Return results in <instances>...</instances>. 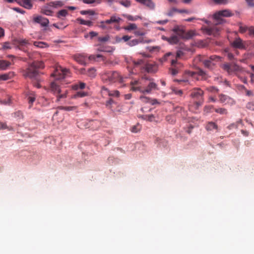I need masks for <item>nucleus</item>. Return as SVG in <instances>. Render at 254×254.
Segmentation results:
<instances>
[{
    "label": "nucleus",
    "mask_w": 254,
    "mask_h": 254,
    "mask_svg": "<svg viewBox=\"0 0 254 254\" xmlns=\"http://www.w3.org/2000/svg\"><path fill=\"white\" fill-rule=\"evenodd\" d=\"M69 74V69L63 68L61 66L57 68L55 72L52 74V75L55 77V81L51 82L50 90L56 96L61 92V89L58 84V81L65 78L66 76H68Z\"/></svg>",
    "instance_id": "f257e3e1"
},
{
    "label": "nucleus",
    "mask_w": 254,
    "mask_h": 254,
    "mask_svg": "<svg viewBox=\"0 0 254 254\" xmlns=\"http://www.w3.org/2000/svg\"><path fill=\"white\" fill-rule=\"evenodd\" d=\"M44 63L42 61H34L23 71V75L32 79L38 80V69L44 68Z\"/></svg>",
    "instance_id": "f03ea898"
},
{
    "label": "nucleus",
    "mask_w": 254,
    "mask_h": 254,
    "mask_svg": "<svg viewBox=\"0 0 254 254\" xmlns=\"http://www.w3.org/2000/svg\"><path fill=\"white\" fill-rule=\"evenodd\" d=\"M204 92L199 88H194L190 90V96L194 101L193 106L195 109H197L204 102Z\"/></svg>",
    "instance_id": "7ed1b4c3"
},
{
    "label": "nucleus",
    "mask_w": 254,
    "mask_h": 254,
    "mask_svg": "<svg viewBox=\"0 0 254 254\" xmlns=\"http://www.w3.org/2000/svg\"><path fill=\"white\" fill-rule=\"evenodd\" d=\"M102 80L104 82L114 83L123 82V77L120 73L117 71H106L102 75Z\"/></svg>",
    "instance_id": "20e7f679"
},
{
    "label": "nucleus",
    "mask_w": 254,
    "mask_h": 254,
    "mask_svg": "<svg viewBox=\"0 0 254 254\" xmlns=\"http://www.w3.org/2000/svg\"><path fill=\"white\" fill-rule=\"evenodd\" d=\"M173 31L176 33L177 36H178L182 39H189L193 36V32L192 31L186 32L184 29L178 26L175 27L173 29Z\"/></svg>",
    "instance_id": "39448f33"
},
{
    "label": "nucleus",
    "mask_w": 254,
    "mask_h": 254,
    "mask_svg": "<svg viewBox=\"0 0 254 254\" xmlns=\"http://www.w3.org/2000/svg\"><path fill=\"white\" fill-rule=\"evenodd\" d=\"M233 15L232 13L228 9L220 10L213 14V18L217 21V24H220L223 22L224 20L221 17H230Z\"/></svg>",
    "instance_id": "423d86ee"
},
{
    "label": "nucleus",
    "mask_w": 254,
    "mask_h": 254,
    "mask_svg": "<svg viewBox=\"0 0 254 254\" xmlns=\"http://www.w3.org/2000/svg\"><path fill=\"white\" fill-rule=\"evenodd\" d=\"M222 68L226 71L228 74L234 73L241 69L240 67L234 63H226L223 64Z\"/></svg>",
    "instance_id": "0eeeda50"
},
{
    "label": "nucleus",
    "mask_w": 254,
    "mask_h": 254,
    "mask_svg": "<svg viewBox=\"0 0 254 254\" xmlns=\"http://www.w3.org/2000/svg\"><path fill=\"white\" fill-rule=\"evenodd\" d=\"M187 74L190 77H191L192 78H195L197 79V78L196 77L197 75H199L202 77V78L203 79H206L208 76L207 74V73L203 71V70L201 69H198V71L196 72H193V71H188L187 72Z\"/></svg>",
    "instance_id": "6e6552de"
},
{
    "label": "nucleus",
    "mask_w": 254,
    "mask_h": 254,
    "mask_svg": "<svg viewBox=\"0 0 254 254\" xmlns=\"http://www.w3.org/2000/svg\"><path fill=\"white\" fill-rule=\"evenodd\" d=\"M33 21L40 24L42 27H46L49 23V19L46 17L38 15L33 18Z\"/></svg>",
    "instance_id": "1a4fd4ad"
},
{
    "label": "nucleus",
    "mask_w": 254,
    "mask_h": 254,
    "mask_svg": "<svg viewBox=\"0 0 254 254\" xmlns=\"http://www.w3.org/2000/svg\"><path fill=\"white\" fill-rule=\"evenodd\" d=\"M74 59L78 63L81 65H86V59L87 58V55L85 53L78 54L75 55L73 57Z\"/></svg>",
    "instance_id": "9d476101"
},
{
    "label": "nucleus",
    "mask_w": 254,
    "mask_h": 254,
    "mask_svg": "<svg viewBox=\"0 0 254 254\" xmlns=\"http://www.w3.org/2000/svg\"><path fill=\"white\" fill-rule=\"evenodd\" d=\"M233 47L239 49H245L246 48V44L240 38H236L232 43Z\"/></svg>",
    "instance_id": "9b49d317"
},
{
    "label": "nucleus",
    "mask_w": 254,
    "mask_h": 254,
    "mask_svg": "<svg viewBox=\"0 0 254 254\" xmlns=\"http://www.w3.org/2000/svg\"><path fill=\"white\" fill-rule=\"evenodd\" d=\"M206 33L209 35H213L214 37H217L219 35L220 28L216 26L213 27H209L205 28Z\"/></svg>",
    "instance_id": "f8f14e48"
},
{
    "label": "nucleus",
    "mask_w": 254,
    "mask_h": 254,
    "mask_svg": "<svg viewBox=\"0 0 254 254\" xmlns=\"http://www.w3.org/2000/svg\"><path fill=\"white\" fill-rule=\"evenodd\" d=\"M101 92L102 94L108 95L109 96L119 97L120 92L118 90L110 91L108 89L103 86L102 87Z\"/></svg>",
    "instance_id": "ddd939ff"
},
{
    "label": "nucleus",
    "mask_w": 254,
    "mask_h": 254,
    "mask_svg": "<svg viewBox=\"0 0 254 254\" xmlns=\"http://www.w3.org/2000/svg\"><path fill=\"white\" fill-rule=\"evenodd\" d=\"M171 64L173 67L171 69V74L173 75H176L179 72V69L182 66L180 63L177 62L176 61L172 60Z\"/></svg>",
    "instance_id": "4468645a"
},
{
    "label": "nucleus",
    "mask_w": 254,
    "mask_h": 254,
    "mask_svg": "<svg viewBox=\"0 0 254 254\" xmlns=\"http://www.w3.org/2000/svg\"><path fill=\"white\" fill-rule=\"evenodd\" d=\"M140 99L141 100L142 102L144 103H149L152 105H154L159 103L156 99H151L149 97H145L144 96H141L140 97Z\"/></svg>",
    "instance_id": "2eb2a0df"
},
{
    "label": "nucleus",
    "mask_w": 254,
    "mask_h": 254,
    "mask_svg": "<svg viewBox=\"0 0 254 254\" xmlns=\"http://www.w3.org/2000/svg\"><path fill=\"white\" fill-rule=\"evenodd\" d=\"M219 100L221 103H228L230 102L232 104L234 103V101L229 96L224 95V94H220L219 95Z\"/></svg>",
    "instance_id": "dca6fc26"
},
{
    "label": "nucleus",
    "mask_w": 254,
    "mask_h": 254,
    "mask_svg": "<svg viewBox=\"0 0 254 254\" xmlns=\"http://www.w3.org/2000/svg\"><path fill=\"white\" fill-rule=\"evenodd\" d=\"M137 2L144 5L150 9H153L155 7L154 3L151 0H135Z\"/></svg>",
    "instance_id": "f3484780"
},
{
    "label": "nucleus",
    "mask_w": 254,
    "mask_h": 254,
    "mask_svg": "<svg viewBox=\"0 0 254 254\" xmlns=\"http://www.w3.org/2000/svg\"><path fill=\"white\" fill-rule=\"evenodd\" d=\"M122 21V19L116 15H112L110 19L105 20V22L107 24L111 23H119Z\"/></svg>",
    "instance_id": "a211bd4d"
},
{
    "label": "nucleus",
    "mask_w": 254,
    "mask_h": 254,
    "mask_svg": "<svg viewBox=\"0 0 254 254\" xmlns=\"http://www.w3.org/2000/svg\"><path fill=\"white\" fill-rule=\"evenodd\" d=\"M29 107H31L35 101L36 96L34 92L31 91L27 94Z\"/></svg>",
    "instance_id": "6ab92c4d"
},
{
    "label": "nucleus",
    "mask_w": 254,
    "mask_h": 254,
    "mask_svg": "<svg viewBox=\"0 0 254 254\" xmlns=\"http://www.w3.org/2000/svg\"><path fill=\"white\" fill-rule=\"evenodd\" d=\"M11 64V63L6 60H0V69L1 70H5L7 69Z\"/></svg>",
    "instance_id": "aec40b11"
},
{
    "label": "nucleus",
    "mask_w": 254,
    "mask_h": 254,
    "mask_svg": "<svg viewBox=\"0 0 254 254\" xmlns=\"http://www.w3.org/2000/svg\"><path fill=\"white\" fill-rule=\"evenodd\" d=\"M205 128L208 131H212L214 129H217L218 126L214 122H209L206 124Z\"/></svg>",
    "instance_id": "412c9836"
},
{
    "label": "nucleus",
    "mask_w": 254,
    "mask_h": 254,
    "mask_svg": "<svg viewBox=\"0 0 254 254\" xmlns=\"http://www.w3.org/2000/svg\"><path fill=\"white\" fill-rule=\"evenodd\" d=\"M201 61L204 66L209 69H212L213 66L215 65L214 63L208 59L201 60Z\"/></svg>",
    "instance_id": "4be33fe9"
},
{
    "label": "nucleus",
    "mask_w": 254,
    "mask_h": 254,
    "mask_svg": "<svg viewBox=\"0 0 254 254\" xmlns=\"http://www.w3.org/2000/svg\"><path fill=\"white\" fill-rule=\"evenodd\" d=\"M147 42L146 41H144L143 38H139L138 39H133L131 41H129L128 42V45L129 46H134L137 45L140 43H145Z\"/></svg>",
    "instance_id": "5701e85b"
},
{
    "label": "nucleus",
    "mask_w": 254,
    "mask_h": 254,
    "mask_svg": "<svg viewBox=\"0 0 254 254\" xmlns=\"http://www.w3.org/2000/svg\"><path fill=\"white\" fill-rule=\"evenodd\" d=\"M157 85L154 82H150L148 85L146 89H143V93H150L152 90L156 89Z\"/></svg>",
    "instance_id": "b1692460"
},
{
    "label": "nucleus",
    "mask_w": 254,
    "mask_h": 254,
    "mask_svg": "<svg viewBox=\"0 0 254 254\" xmlns=\"http://www.w3.org/2000/svg\"><path fill=\"white\" fill-rule=\"evenodd\" d=\"M87 58L88 60L90 61H99V60H97V59L98 58H101L102 61L105 60L103 56L100 54H98L96 55H91L89 56H87Z\"/></svg>",
    "instance_id": "393cba45"
},
{
    "label": "nucleus",
    "mask_w": 254,
    "mask_h": 254,
    "mask_svg": "<svg viewBox=\"0 0 254 254\" xmlns=\"http://www.w3.org/2000/svg\"><path fill=\"white\" fill-rule=\"evenodd\" d=\"M21 5L27 9H31L32 7L33 4L31 0H22Z\"/></svg>",
    "instance_id": "a878e982"
},
{
    "label": "nucleus",
    "mask_w": 254,
    "mask_h": 254,
    "mask_svg": "<svg viewBox=\"0 0 254 254\" xmlns=\"http://www.w3.org/2000/svg\"><path fill=\"white\" fill-rule=\"evenodd\" d=\"M13 76V73L10 72L0 75V80L5 81L10 79Z\"/></svg>",
    "instance_id": "bb28decb"
},
{
    "label": "nucleus",
    "mask_w": 254,
    "mask_h": 254,
    "mask_svg": "<svg viewBox=\"0 0 254 254\" xmlns=\"http://www.w3.org/2000/svg\"><path fill=\"white\" fill-rule=\"evenodd\" d=\"M96 70L94 67H91L87 69V73L86 75L91 77L94 78L95 77L96 73Z\"/></svg>",
    "instance_id": "cd10ccee"
},
{
    "label": "nucleus",
    "mask_w": 254,
    "mask_h": 254,
    "mask_svg": "<svg viewBox=\"0 0 254 254\" xmlns=\"http://www.w3.org/2000/svg\"><path fill=\"white\" fill-rule=\"evenodd\" d=\"M41 12L46 15H52L53 11L51 9H49L48 7H43L41 9Z\"/></svg>",
    "instance_id": "c85d7f7f"
},
{
    "label": "nucleus",
    "mask_w": 254,
    "mask_h": 254,
    "mask_svg": "<svg viewBox=\"0 0 254 254\" xmlns=\"http://www.w3.org/2000/svg\"><path fill=\"white\" fill-rule=\"evenodd\" d=\"M133 64L134 67H137L138 66H144L146 64V61L144 60L140 59L137 61H133Z\"/></svg>",
    "instance_id": "c756f323"
},
{
    "label": "nucleus",
    "mask_w": 254,
    "mask_h": 254,
    "mask_svg": "<svg viewBox=\"0 0 254 254\" xmlns=\"http://www.w3.org/2000/svg\"><path fill=\"white\" fill-rule=\"evenodd\" d=\"M68 14V11L66 9H62L58 11L57 13V17L58 18H62L63 17H65Z\"/></svg>",
    "instance_id": "7c9ffc66"
},
{
    "label": "nucleus",
    "mask_w": 254,
    "mask_h": 254,
    "mask_svg": "<svg viewBox=\"0 0 254 254\" xmlns=\"http://www.w3.org/2000/svg\"><path fill=\"white\" fill-rule=\"evenodd\" d=\"M48 5L50 6L54 7H62L64 3L62 1H52L48 3Z\"/></svg>",
    "instance_id": "2f4dec72"
},
{
    "label": "nucleus",
    "mask_w": 254,
    "mask_h": 254,
    "mask_svg": "<svg viewBox=\"0 0 254 254\" xmlns=\"http://www.w3.org/2000/svg\"><path fill=\"white\" fill-rule=\"evenodd\" d=\"M117 2L119 3L121 5H123L126 7H128L131 5V2L130 1L126 0H117L116 1Z\"/></svg>",
    "instance_id": "473e14b6"
},
{
    "label": "nucleus",
    "mask_w": 254,
    "mask_h": 254,
    "mask_svg": "<svg viewBox=\"0 0 254 254\" xmlns=\"http://www.w3.org/2000/svg\"><path fill=\"white\" fill-rule=\"evenodd\" d=\"M77 21H78L79 22V23L80 24L87 25L89 26H91L93 24V23L92 21H89V20H85L81 18H78Z\"/></svg>",
    "instance_id": "72a5a7b5"
},
{
    "label": "nucleus",
    "mask_w": 254,
    "mask_h": 254,
    "mask_svg": "<svg viewBox=\"0 0 254 254\" xmlns=\"http://www.w3.org/2000/svg\"><path fill=\"white\" fill-rule=\"evenodd\" d=\"M145 68L147 72H154L155 69L156 68V66L151 64H146Z\"/></svg>",
    "instance_id": "f704fd0d"
},
{
    "label": "nucleus",
    "mask_w": 254,
    "mask_h": 254,
    "mask_svg": "<svg viewBox=\"0 0 254 254\" xmlns=\"http://www.w3.org/2000/svg\"><path fill=\"white\" fill-rule=\"evenodd\" d=\"M214 110L215 112L220 115H226L228 113L227 109L225 108H214Z\"/></svg>",
    "instance_id": "c9c22d12"
},
{
    "label": "nucleus",
    "mask_w": 254,
    "mask_h": 254,
    "mask_svg": "<svg viewBox=\"0 0 254 254\" xmlns=\"http://www.w3.org/2000/svg\"><path fill=\"white\" fill-rule=\"evenodd\" d=\"M168 41L171 44H177L179 41V39L177 36H173L168 39Z\"/></svg>",
    "instance_id": "e433bc0d"
},
{
    "label": "nucleus",
    "mask_w": 254,
    "mask_h": 254,
    "mask_svg": "<svg viewBox=\"0 0 254 254\" xmlns=\"http://www.w3.org/2000/svg\"><path fill=\"white\" fill-rule=\"evenodd\" d=\"M87 93L83 91H78L74 94L72 98H76L78 97H83L86 95Z\"/></svg>",
    "instance_id": "4c0bfd02"
},
{
    "label": "nucleus",
    "mask_w": 254,
    "mask_h": 254,
    "mask_svg": "<svg viewBox=\"0 0 254 254\" xmlns=\"http://www.w3.org/2000/svg\"><path fill=\"white\" fill-rule=\"evenodd\" d=\"M58 109L69 111L76 109V107L75 106H60L58 107Z\"/></svg>",
    "instance_id": "58836bf2"
},
{
    "label": "nucleus",
    "mask_w": 254,
    "mask_h": 254,
    "mask_svg": "<svg viewBox=\"0 0 254 254\" xmlns=\"http://www.w3.org/2000/svg\"><path fill=\"white\" fill-rule=\"evenodd\" d=\"M172 90L173 93H174L177 95L180 96H182V95L183 94V92L182 90L179 89L175 87H173L172 88Z\"/></svg>",
    "instance_id": "ea45409f"
},
{
    "label": "nucleus",
    "mask_w": 254,
    "mask_h": 254,
    "mask_svg": "<svg viewBox=\"0 0 254 254\" xmlns=\"http://www.w3.org/2000/svg\"><path fill=\"white\" fill-rule=\"evenodd\" d=\"M67 91L65 90L63 94L59 93L57 95V102H59L61 99L65 98L67 97Z\"/></svg>",
    "instance_id": "a19ab883"
},
{
    "label": "nucleus",
    "mask_w": 254,
    "mask_h": 254,
    "mask_svg": "<svg viewBox=\"0 0 254 254\" xmlns=\"http://www.w3.org/2000/svg\"><path fill=\"white\" fill-rule=\"evenodd\" d=\"M137 29V26L134 23H130L128 26L125 27V29L128 31L135 30Z\"/></svg>",
    "instance_id": "79ce46f5"
},
{
    "label": "nucleus",
    "mask_w": 254,
    "mask_h": 254,
    "mask_svg": "<svg viewBox=\"0 0 254 254\" xmlns=\"http://www.w3.org/2000/svg\"><path fill=\"white\" fill-rule=\"evenodd\" d=\"M85 87V84L83 82H80L78 84H75L73 86V89L75 90H77L78 89H84Z\"/></svg>",
    "instance_id": "37998d69"
},
{
    "label": "nucleus",
    "mask_w": 254,
    "mask_h": 254,
    "mask_svg": "<svg viewBox=\"0 0 254 254\" xmlns=\"http://www.w3.org/2000/svg\"><path fill=\"white\" fill-rule=\"evenodd\" d=\"M141 129L140 126L139 125L133 126L130 128V130L132 132L137 133L139 132Z\"/></svg>",
    "instance_id": "c03bdc74"
},
{
    "label": "nucleus",
    "mask_w": 254,
    "mask_h": 254,
    "mask_svg": "<svg viewBox=\"0 0 254 254\" xmlns=\"http://www.w3.org/2000/svg\"><path fill=\"white\" fill-rule=\"evenodd\" d=\"M143 119L149 122H152L154 120L155 117L153 115H147L143 116Z\"/></svg>",
    "instance_id": "a18cd8bd"
},
{
    "label": "nucleus",
    "mask_w": 254,
    "mask_h": 254,
    "mask_svg": "<svg viewBox=\"0 0 254 254\" xmlns=\"http://www.w3.org/2000/svg\"><path fill=\"white\" fill-rule=\"evenodd\" d=\"M83 2L86 4H92L94 3L99 4L101 2V0H83Z\"/></svg>",
    "instance_id": "49530a36"
},
{
    "label": "nucleus",
    "mask_w": 254,
    "mask_h": 254,
    "mask_svg": "<svg viewBox=\"0 0 254 254\" xmlns=\"http://www.w3.org/2000/svg\"><path fill=\"white\" fill-rule=\"evenodd\" d=\"M221 59V57L219 56H217L216 55H212L209 57L208 60H210L213 63V62H218L220 61Z\"/></svg>",
    "instance_id": "de8ad7c7"
},
{
    "label": "nucleus",
    "mask_w": 254,
    "mask_h": 254,
    "mask_svg": "<svg viewBox=\"0 0 254 254\" xmlns=\"http://www.w3.org/2000/svg\"><path fill=\"white\" fill-rule=\"evenodd\" d=\"M4 129L11 130L12 129V128L11 127H8L5 123L0 122V130Z\"/></svg>",
    "instance_id": "09e8293b"
},
{
    "label": "nucleus",
    "mask_w": 254,
    "mask_h": 254,
    "mask_svg": "<svg viewBox=\"0 0 254 254\" xmlns=\"http://www.w3.org/2000/svg\"><path fill=\"white\" fill-rule=\"evenodd\" d=\"M125 16L128 20L130 21H135L138 18H140L138 16H136L135 17H133L130 15H126Z\"/></svg>",
    "instance_id": "8fccbe9b"
},
{
    "label": "nucleus",
    "mask_w": 254,
    "mask_h": 254,
    "mask_svg": "<svg viewBox=\"0 0 254 254\" xmlns=\"http://www.w3.org/2000/svg\"><path fill=\"white\" fill-rule=\"evenodd\" d=\"M246 108L251 110L254 109V101L249 102L246 105Z\"/></svg>",
    "instance_id": "3c124183"
},
{
    "label": "nucleus",
    "mask_w": 254,
    "mask_h": 254,
    "mask_svg": "<svg viewBox=\"0 0 254 254\" xmlns=\"http://www.w3.org/2000/svg\"><path fill=\"white\" fill-rule=\"evenodd\" d=\"M131 90L133 91H138L142 93L144 91L143 89L141 87H139V86H132Z\"/></svg>",
    "instance_id": "603ef678"
},
{
    "label": "nucleus",
    "mask_w": 254,
    "mask_h": 254,
    "mask_svg": "<svg viewBox=\"0 0 254 254\" xmlns=\"http://www.w3.org/2000/svg\"><path fill=\"white\" fill-rule=\"evenodd\" d=\"M240 122H241V121L237 122L235 123L231 124L229 126H228L227 127L229 129H232L233 128H238V125H239V123H240Z\"/></svg>",
    "instance_id": "864d4df0"
},
{
    "label": "nucleus",
    "mask_w": 254,
    "mask_h": 254,
    "mask_svg": "<svg viewBox=\"0 0 254 254\" xmlns=\"http://www.w3.org/2000/svg\"><path fill=\"white\" fill-rule=\"evenodd\" d=\"M45 45L46 44L42 42L36 41L34 42V45L39 48H44Z\"/></svg>",
    "instance_id": "5fc2aeb1"
},
{
    "label": "nucleus",
    "mask_w": 254,
    "mask_h": 254,
    "mask_svg": "<svg viewBox=\"0 0 254 254\" xmlns=\"http://www.w3.org/2000/svg\"><path fill=\"white\" fill-rule=\"evenodd\" d=\"M114 103V100L112 99H110L106 101V106L109 109H112V105Z\"/></svg>",
    "instance_id": "6e6d98bb"
},
{
    "label": "nucleus",
    "mask_w": 254,
    "mask_h": 254,
    "mask_svg": "<svg viewBox=\"0 0 254 254\" xmlns=\"http://www.w3.org/2000/svg\"><path fill=\"white\" fill-rule=\"evenodd\" d=\"M80 13L82 15H85V14H89L91 15H93L94 14V12L92 10H81V11H80Z\"/></svg>",
    "instance_id": "4d7b16f0"
},
{
    "label": "nucleus",
    "mask_w": 254,
    "mask_h": 254,
    "mask_svg": "<svg viewBox=\"0 0 254 254\" xmlns=\"http://www.w3.org/2000/svg\"><path fill=\"white\" fill-rule=\"evenodd\" d=\"M98 41L102 42H105L109 40V37L108 36H106L104 37H100L98 38Z\"/></svg>",
    "instance_id": "13d9d810"
},
{
    "label": "nucleus",
    "mask_w": 254,
    "mask_h": 254,
    "mask_svg": "<svg viewBox=\"0 0 254 254\" xmlns=\"http://www.w3.org/2000/svg\"><path fill=\"white\" fill-rule=\"evenodd\" d=\"M18 43L20 46H25L28 44V41L26 40H20L18 41Z\"/></svg>",
    "instance_id": "bf43d9fd"
},
{
    "label": "nucleus",
    "mask_w": 254,
    "mask_h": 254,
    "mask_svg": "<svg viewBox=\"0 0 254 254\" xmlns=\"http://www.w3.org/2000/svg\"><path fill=\"white\" fill-rule=\"evenodd\" d=\"M248 29L249 28H248V27L245 26L241 25L239 27V32L240 33H245Z\"/></svg>",
    "instance_id": "052dcab7"
},
{
    "label": "nucleus",
    "mask_w": 254,
    "mask_h": 254,
    "mask_svg": "<svg viewBox=\"0 0 254 254\" xmlns=\"http://www.w3.org/2000/svg\"><path fill=\"white\" fill-rule=\"evenodd\" d=\"M11 48L8 42H5L3 44L2 49L4 50L10 49Z\"/></svg>",
    "instance_id": "680f3d73"
},
{
    "label": "nucleus",
    "mask_w": 254,
    "mask_h": 254,
    "mask_svg": "<svg viewBox=\"0 0 254 254\" xmlns=\"http://www.w3.org/2000/svg\"><path fill=\"white\" fill-rule=\"evenodd\" d=\"M243 88L245 90L247 96H253L254 95L253 92L251 90H247L244 86H243Z\"/></svg>",
    "instance_id": "e2e57ef3"
},
{
    "label": "nucleus",
    "mask_w": 254,
    "mask_h": 254,
    "mask_svg": "<svg viewBox=\"0 0 254 254\" xmlns=\"http://www.w3.org/2000/svg\"><path fill=\"white\" fill-rule=\"evenodd\" d=\"M100 23V27L101 28H102V29H106L108 28L107 26H106L107 24L105 22V20L101 21Z\"/></svg>",
    "instance_id": "0e129e2a"
},
{
    "label": "nucleus",
    "mask_w": 254,
    "mask_h": 254,
    "mask_svg": "<svg viewBox=\"0 0 254 254\" xmlns=\"http://www.w3.org/2000/svg\"><path fill=\"white\" fill-rule=\"evenodd\" d=\"M87 70V69H86L85 68H81L78 69V72L79 73H80L81 74L86 75Z\"/></svg>",
    "instance_id": "69168bd1"
},
{
    "label": "nucleus",
    "mask_w": 254,
    "mask_h": 254,
    "mask_svg": "<svg viewBox=\"0 0 254 254\" xmlns=\"http://www.w3.org/2000/svg\"><path fill=\"white\" fill-rule=\"evenodd\" d=\"M249 6L251 7L254 6V0H245Z\"/></svg>",
    "instance_id": "338daca9"
},
{
    "label": "nucleus",
    "mask_w": 254,
    "mask_h": 254,
    "mask_svg": "<svg viewBox=\"0 0 254 254\" xmlns=\"http://www.w3.org/2000/svg\"><path fill=\"white\" fill-rule=\"evenodd\" d=\"M248 31L250 34L254 35V26L249 27Z\"/></svg>",
    "instance_id": "774afa93"
}]
</instances>
